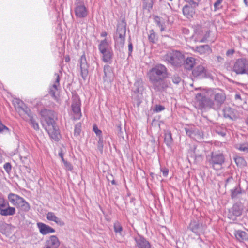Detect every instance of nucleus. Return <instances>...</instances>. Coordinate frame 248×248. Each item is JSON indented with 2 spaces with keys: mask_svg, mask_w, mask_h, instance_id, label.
Masks as SVG:
<instances>
[{
  "mask_svg": "<svg viewBox=\"0 0 248 248\" xmlns=\"http://www.w3.org/2000/svg\"><path fill=\"white\" fill-rule=\"evenodd\" d=\"M147 75L152 88L156 92H163L169 87L168 69L162 64H156L148 72Z\"/></svg>",
  "mask_w": 248,
  "mask_h": 248,
  "instance_id": "1",
  "label": "nucleus"
},
{
  "mask_svg": "<svg viewBox=\"0 0 248 248\" xmlns=\"http://www.w3.org/2000/svg\"><path fill=\"white\" fill-rule=\"evenodd\" d=\"M184 56L178 51H172L164 56V60L173 67H180L184 61Z\"/></svg>",
  "mask_w": 248,
  "mask_h": 248,
  "instance_id": "2",
  "label": "nucleus"
},
{
  "mask_svg": "<svg viewBox=\"0 0 248 248\" xmlns=\"http://www.w3.org/2000/svg\"><path fill=\"white\" fill-rule=\"evenodd\" d=\"M8 199L13 205L22 211L28 212L30 209L29 204L22 197L17 194L11 193L8 195Z\"/></svg>",
  "mask_w": 248,
  "mask_h": 248,
  "instance_id": "3",
  "label": "nucleus"
},
{
  "mask_svg": "<svg viewBox=\"0 0 248 248\" xmlns=\"http://www.w3.org/2000/svg\"><path fill=\"white\" fill-rule=\"evenodd\" d=\"M207 161L214 169L219 170L222 168V165L225 161V155L222 153L212 152Z\"/></svg>",
  "mask_w": 248,
  "mask_h": 248,
  "instance_id": "4",
  "label": "nucleus"
},
{
  "mask_svg": "<svg viewBox=\"0 0 248 248\" xmlns=\"http://www.w3.org/2000/svg\"><path fill=\"white\" fill-rule=\"evenodd\" d=\"M143 80L141 78H138L134 82L132 87V95L133 98L140 104L142 98V92L144 90Z\"/></svg>",
  "mask_w": 248,
  "mask_h": 248,
  "instance_id": "5",
  "label": "nucleus"
},
{
  "mask_svg": "<svg viewBox=\"0 0 248 248\" xmlns=\"http://www.w3.org/2000/svg\"><path fill=\"white\" fill-rule=\"evenodd\" d=\"M195 103L199 109L213 108V100L207 98L204 93H197L195 97Z\"/></svg>",
  "mask_w": 248,
  "mask_h": 248,
  "instance_id": "6",
  "label": "nucleus"
},
{
  "mask_svg": "<svg viewBox=\"0 0 248 248\" xmlns=\"http://www.w3.org/2000/svg\"><path fill=\"white\" fill-rule=\"evenodd\" d=\"M192 75L194 78L197 79L203 78L213 79V76L209 70L201 64L195 66L193 69Z\"/></svg>",
  "mask_w": 248,
  "mask_h": 248,
  "instance_id": "7",
  "label": "nucleus"
},
{
  "mask_svg": "<svg viewBox=\"0 0 248 248\" xmlns=\"http://www.w3.org/2000/svg\"><path fill=\"white\" fill-rule=\"evenodd\" d=\"M233 70L237 74L248 75V60L246 58L237 59L233 65Z\"/></svg>",
  "mask_w": 248,
  "mask_h": 248,
  "instance_id": "8",
  "label": "nucleus"
},
{
  "mask_svg": "<svg viewBox=\"0 0 248 248\" xmlns=\"http://www.w3.org/2000/svg\"><path fill=\"white\" fill-rule=\"evenodd\" d=\"M198 5L197 1H188V3L185 5L182 8L183 15L187 19L192 18L196 13L195 9Z\"/></svg>",
  "mask_w": 248,
  "mask_h": 248,
  "instance_id": "9",
  "label": "nucleus"
},
{
  "mask_svg": "<svg viewBox=\"0 0 248 248\" xmlns=\"http://www.w3.org/2000/svg\"><path fill=\"white\" fill-rule=\"evenodd\" d=\"M74 12L77 18H84L88 15V10L83 1H76L75 3Z\"/></svg>",
  "mask_w": 248,
  "mask_h": 248,
  "instance_id": "10",
  "label": "nucleus"
},
{
  "mask_svg": "<svg viewBox=\"0 0 248 248\" xmlns=\"http://www.w3.org/2000/svg\"><path fill=\"white\" fill-rule=\"evenodd\" d=\"M226 98V95L222 91H215L214 92V101H213V109L217 110L219 109L224 103Z\"/></svg>",
  "mask_w": 248,
  "mask_h": 248,
  "instance_id": "11",
  "label": "nucleus"
},
{
  "mask_svg": "<svg viewBox=\"0 0 248 248\" xmlns=\"http://www.w3.org/2000/svg\"><path fill=\"white\" fill-rule=\"evenodd\" d=\"M188 228L197 235L203 233L205 230V227L202 223L196 220H191Z\"/></svg>",
  "mask_w": 248,
  "mask_h": 248,
  "instance_id": "12",
  "label": "nucleus"
},
{
  "mask_svg": "<svg viewBox=\"0 0 248 248\" xmlns=\"http://www.w3.org/2000/svg\"><path fill=\"white\" fill-rule=\"evenodd\" d=\"M45 129L47 131L50 138L54 140L58 141L60 140L61 135L59 128L56 125L55 122H54V124H47Z\"/></svg>",
  "mask_w": 248,
  "mask_h": 248,
  "instance_id": "13",
  "label": "nucleus"
},
{
  "mask_svg": "<svg viewBox=\"0 0 248 248\" xmlns=\"http://www.w3.org/2000/svg\"><path fill=\"white\" fill-rule=\"evenodd\" d=\"M80 106L81 101L79 97L76 96L73 97L71 107L76 119H79L81 116Z\"/></svg>",
  "mask_w": 248,
  "mask_h": 248,
  "instance_id": "14",
  "label": "nucleus"
},
{
  "mask_svg": "<svg viewBox=\"0 0 248 248\" xmlns=\"http://www.w3.org/2000/svg\"><path fill=\"white\" fill-rule=\"evenodd\" d=\"M80 75L85 80L88 75L89 64L87 63L85 53L80 57L79 59Z\"/></svg>",
  "mask_w": 248,
  "mask_h": 248,
  "instance_id": "15",
  "label": "nucleus"
},
{
  "mask_svg": "<svg viewBox=\"0 0 248 248\" xmlns=\"http://www.w3.org/2000/svg\"><path fill=\"white\" fill-rule=\"evenodd\" d=\"M40 114L44 118L47 125L54 124L55 122L54 118L55 116V112L53 110L44 108L41 110Z\"/></svg>",
  "mask_w": 248,
  "mask_h": 248,
  "instance_id": "16",
  "label": "nucleus"
},
{
  "mask_svg": "<svg viewBox=\"0 0 248 248\" xmlns=\"http://www.w3.org/2000/svg\"><path fill=\"white\" fill-rule=\"evenodd\" d=\"M134 240L136 242V246L138 248H151V246L143 236L138 234L134 237Z\"/></svg>",
  "mask_w": 248,
  "mask_h": 248,
  "instance_id": "17",
  "label": "nucleus"
},
{
  "mask_svg": "<svg viewBox=\"0 0 248 248\" xmlns=\"http://www.w3.org/2000/svg\"><path fill=\"white\" fill-rule=\"evenodd\" d=\"M103 72L104 75L103 77L104 82L110 83L114 78L113 68L109 65H105L104 67Z\"/></svg>",
  "mask_w": 248,
  "mask_h": 248,
  "instance_id": "18",
  "label": "nucleus"
},
{
  "mask_svg": "<svg viewBox=\"0 0 248 248\" xmlns=\"http://www.w3.org/2000/svg\"><path fill=\"white\" fill-rule=\"evenodd\" d=\"M60 245V242L55 235L50 236L45 242L43 248H58Z\"/></svg>",
  "mask_w": 248,
  "mask_h": 248,
  "instance_id": "19",
  "label": "nucleus"
},
{
  "mask_svg": "<svg viewBox=\"0 0 248 248\" xmlns=\"http://www.w3.org/2000/svg\"><path fill=\"white\" fill-rule=\"evenodd\" d=\"M126 24L125 22L122 21L120 24L117 26L116 32L114 36H117L118 38H125L126 34Z\"/></svg>",
  "mask_w": 248,
  "mask_h": 248,
  "instance_id": "20",
  "label": "nucleus"
},
{
  "mask_svg": "<svg viewBox=\"0 0 248 248\" xmlns=\"http://www.w3.org/2000/svg\"><path fill=\"white\" fill-rule=\"evenodd\" d=\"M223 115L226 118L233 120L237 118V111L229 107H225L223 110Z\"/></svg>",
  "mask_w": 248,
  "mask_h": 248,
  "instance_id": "21",
  "label": "nucleus"
},
{
  "mask_svg": "<svg viewBox=\"0 0 248 248\" xmlns=\"http://www.w3.org/2000/svg\"><path fill=\"white\" fill-rule=\"evenodd\" d=\"M37 225L40 233L43 235H46L55 232V229L43 223L39 222Z\"/></svg>",
  "mask_w": 248,
  "mask_h": 248,
  "instance_id": "22",
  "label": "nucleus"
},
{
  "mask_svg": "<svg viewBox=\"0 0 248 248\" xmlns=\"http://www.w3.org/2000/svg\"><path fill=\"white\" fill-rule=\"evenodd\" d=\"M196 59L194 57H188L186 59H184L182 64L186 70H191L194 68V66L196 64Z\"/></svg>",
  "mask_w": 248,
  "mask_h": 248,
  "instance_id": "23",
  "label": "nucleus"
},
{
  "mask_svg": "<svg viewBox=\"0 0 248 248\" xmlns=\"http://www.w3.org/2000/svg\"><path fill=\"white\" fill-rule=\"evenodd\" d=\"M195 51L201 55L209 54L212 52V49L209 45H204L196 46Z\"/></svg>",
  "mask_w": 248,
  "mask_h": 248,
  "instance_id": "24",
  "label": "nucleus"
},
{
  "mask_svg": "<svg viewBox=\"0 0 248 248\" xmlns=\"http://www.w3.org/2000/svg\"><path fill=\"white\" fill-rule=\"evenodd\" d=\"M46 218L49 221H52L56 222L57 224L61 226H64V222L61 219L57 217L53 212H49L46 214Z\"/></svg>",
  "mask_w": 248,
  "mask_h": 248,
  "instance_id": "25",
  "label": "nucleus"
},
{
  "mask_svg": "<svg viewBox=\"0 0 248 248\" xmlns=\"http://www.w3.org/2000/svg\"><path fill=\"white\" fill-rule=\"evenodd\" d=\"M6 207V208H3L0 211V214L2 216H12L16 214V208L15 207H10L9 205H7Z\"/></svg>",
  "mask_w": 248,
  "mask_h": 248,
  "instance_id": "26",
  "label": "nucleus"
},
{
  "mask_svg": "<svg viewBox=\"0 0 248 248\" xmlns=\"http://www.w3.org/2000/svg\"><path fill=\"white\" fill-rule=\"evenodd\" d=\"M103 55L102 60L104 62H109L113 57V53L111 48L106 50L104 52L101 53Z\"/></svg>",
  "mask_w": 248,
  "mask_h": 248,
  "instance_id": "27",
  "label": "nucleus"
},
{
  "mask_svg": "<svg viewBox=\"0 0 248 248\" xmlns=\"http://www.w3.org/2000/svg\"><path fill=\"white\" fill-rule=\"evenodd\" d=\"M115 47L121 51L124 47L125 43V38H118L117 36H114Z\"/></svg>",
  "mask_w": 248,
  "mask_h": 248,
  "instance_id": "28",
  "label": "nucleus"
},
{
  "mask_svg": "<svg viewBox=\"0 0 248 248\" xmlns=\"http://www.w3.org/2000/svg\"><path fill=\"white\" fill-rule=\"evenodd\" d=\"M164 142L166 145L170 147L173 143L172 134L170 131H167L164 133Z\"/></svg>",
  "mask_w": 248,
  "mask_h": 248,
  "instance_id": "29",
  "label": "nucleus"
},
{
  "mask_svg": "<svg viewBox=\"0 0 248 248\" xmlns=\"http://www.w3.org/2000/svg\"><path fill=\"white\" fill-rule=\"evenodd\" d=\"M235 236L236 238L240 242L248 239V235L247 233L243 231H236L235 232Z\"/></svg>",
  "mask_w": 248,
  "mask_h": 248,
  "instance_id": "30",
  "label": "nucleus"
},
{
  "mask_svg": "<svg viewBox=\"0 0 248 248\" xmlns=\"http://www.w3.org/2000/svg\"><path fill=\"white\" fill-rule=\"evenodd\" d=\"M58 87H59L56 86V85H53L52 86L50 87L49 90V94L57 101L59 100V98L56 94V93L58 91Z\"/></svg>",
  "mask_w": 248,
  "mask_h": 248,
  "instance_id": "31",
  "label": "nucleus"
},
{
  "mask_svg": "<svg viewBox=\"0 0 248 248\" xmlns=\"http://www.w3.org/2000/svg\"><path fill=\"white\" fill-rule=\"evenodd\" d=\"M191 156L194 158L195 160H200L202 159V154L200 152V150L197 146H194L192 150Z\"/></svg>",
  "mask_w": 248,
  "mask_h": 248,
  "instance_id": "32",
  "label": "nucleus"
},
{
  "mask_svg": "<svg viewBox=\"0 0 248 248\" xmlns=\"http://www.w3.org/2000/svg\"><path fill=\"white\" fill-rule=\"evenodd\" d=\"M108 43L106 39L102 40L98 45V49L100 53H103L106 50L109 49L108 48Z\"/></svg>",
  "mask_w": 248,
  "mask_h": 248,
  "instance_id": "33",
  "label": "nucleus"
},
{
  "mask_svg": "<svg viewBox=\"0 0 248 248\" xmlns=\"http://www.w3.org/2000/svg\"><path fill=\"white\" fill-rule=\"evenodd\" d=\"M242 193V188L240 185L236 187L234 189L231 190V196L232 199L237 197L238 195Z\"/></svg>",
  "mask_w": 248,
  "mask_h": 248,
  "instance_id": "34",
  "label": "nucleus"
},
{
  "mask_svg": "<svg viewBox=\"0 0 248 248\" xmlns=\"http://www.w3.org/2000/svg\"><path fill=\"white\" fill-rule=\"evenodd\" d=\"M232 210L233 215L236 217L240 216L242 213V210L241 209L240 205L237 204L233 205L232 208Z\"/></svg>",
  "mask_w": 248,
  "mask_h": 248,
  "instance_id": "35",
  "label": "nucleus"
},
{
  "mask_svg": "<svg viewBox=\"0 0 248 248\" xmlns=\"http://www.w3.org/2000/svg\"><path fill=\"white\" fill-rule=\"evenodd\" d=\"M148 40L150 43L153 44L155 43L158 40L157 36L153 30H151L149 31V34H148Z\"/></svg>",
  "mask_w": 248,
  "mask_h": 248,
  "instance_id": "36",
  "label": "nucleus"
},
{
  "mask_svg": "<svg viewBox=\"0 0 248 248\" xmlns=\"http://www.w3.org/2000/svg\"><path fill=\"white\" fill-rule=\"evenodd\" d=\"M235 162L237 166L239 167L242 168L246 166L247 163L244 158L242 157H237L234 158Z\"/></svg>",
  "mask_w": 248,
  "mask_h": 248,
  "instance_id": "37",
  "label": "nucleus"
},
{
  "mask_svg": "<svg viewBox=\"0 0 248 248\" xmlns=\"http://www.w3.org/2000/svg\"><path fill=\"white\" fill-rule=\"evenodd\" d=\"M29 123L32 128L35 130H38L39 129V126L38 123L34 119L33 115H31L29 117Z\"/></svg>",
  "mask_w": 248,
  "mask_h": 248,
  "instance_id": "38",
  "label": "nucleus"
},
{
  "mask_svg": "<svg viewBox=\"0 0 248 248\" xmlns=\"http://www.w3.org/2000/svg\"><path fill=\"white\" fill-rule=\"evenodd\" d=\"M154 21L156 23L157 25L160 28L161 31H165V27L163 23L161 22V18L158 16H155L154 17Z\"/></svg>",
  "mask_w": 248,
  "mask_h": 248,
  "instance_id": "39",
  "label": "nucleus"
},
{
  "mask_svg": "<svg viewBox=\"0 0 248 248\" xmlns=\"http://www.w3.org/2000/svg\"><path fill=\"white\" fill-rule=\"evenodd\" d=\"M28 157V153H27V154L25 155H23L22 154L20 155V160H21L24 166H25L26 168L27 167V166L29 165L30 162Z\"/></svg>",
  "mask_w": 248,
  "mask_h": 248,
  "instance_id": "40",
  "label": "nucleus"
},
{
  "mask_svg": "<svg viewBox=\"0 0 248 248\" xmlns=\"http://www.w3.org/2000/svg\"><path fill=\"white\" fill-rule=\"evenodd\" d=\"M216 132L222 137H224L226 135V129L224 127L217 126L215 129Z\"/></svg>",
  "mask_w": 248,
  "mask_h": 248,
  "instance_id": "41",
  "label": "nucleus"
},
{
  "mask_svg": "<svg viewBox=\"0 0 248 248\" xmlns=\"http://www.w3.org/2000/svg\"><path fill=\"white\" fill-rule=\"evenodd\" d=\"M114 231L116 233H119L121 235L123 227L120 222L117 221L114 223Z\"/></svg>",
  "mask_w": 248,
  "mask_h": 248,
  "instance_id": "42",
  "label": "nucleus"
},
{
  "mask_svg": "<svg viewBox=\"0 0 248 248\" xmlns=\"http://www.w3.org/2000/svg\"><path fill=\"white\" fill-rule=\"evenodd\" d=\"M14 104L15 106L17 108L19 112H20V109L23 108V107L25 106V104L21 100L19 99H16L15 100Z\"/></svg>",
  "mask_w": 248,
  "mask_h": 248,
  "instance_id": "43",
  "label": "nucleus"
},
{
  "mask_svg": "<svg viewBox=\"0 0 248 248\" xmlns=\"http://www.w3.org/2000/svg\"><path fill=\"white\" fill-rule=\"evenodd\" d=\"M153 2L152 0H144L143 1V8L150 11L153 8Z\"/></svg>",
  "mask_w": 248,
  "mask_h": 248,
  "instance_id": "44",
  "label": "nucleus"
},
{
  "mask_svg": "<svg viewBox=\"0 0 248 248\" xmlns=\"http://www.w3.org/2000/svg\"><path fill=\"white\" fill-rule=\"evenodd\" d=\"M7 205H9V203L4 199V197L0 194V211L3 208L7 207Z\"/></svg>",
  "mask_w": 248,
  "mask_h": 248,
  "instance_id": "45",
  "label": "nucleus"
},
{
  "mask_svg": "<svg viewBox=\"0 0 248 248\" xmlns=\"http://www.w3.org/2000/svg\"><path fill=\"white\" fill-rule=\"evenodd\" d=\"M103 139L102 136H100L97 144V149L101 153H103Z\"/></svg>",
  "mask_w": 248,
  "mask_h": 248,
  "instance_id": "46",
  "label": "nucleus"
},
{
  "mask_svg": "<svg viewBox=\"0 0 248 248\" xmlns=\"http://www.w3.org/2000/svg\"><path fill=\"white\" fill-rule=\"evenodd\" d=\"M81 124L80 123H77L75 126L74 136L78 137L80 135L81 132Z\"/></svg>",
  "mask_w": 248,
  "mask_h": 248,
  "instance_id": "47",
  "label": "nucleus"
},
{
  "mask_svg": "<svg viewBox=\"0 0 248 248\" xmlns=\"http://www.w3.org/2000/svg\"><path fill=\"white\" fill-rule=\"evenodd\" d=\"M22 111L24 112L25 114L27 115L28 117H30L32 115V114L31 113V110L29 108H28L26 105L24 107H23V108H21L20 109V112Z\"/></svg>",
  "mask_w": 248,
  "mask_h": 248,
  "instance_id": "48",
  "label": "nucleus"
},
{
  "mask_svg": "<svg viewBox=\"0 0 248 248\" xmlns=\"http://www.w3.org/2000/svg\"><path fill=\"white\" fill-rule=\"evenodd\" d=\"M124 131H125V130H123L120 124L117 125L116 132L119 137L124 138Z\"/></svg>",
  "mask_w": 248,
  "mask_h": 248,
  "instance_id": "49",
  "label": "nucleus"
},
{
  "mask_svg": "<svg viewBox=\"0 0 248 248\" xmlns=\"http://www.w3.org/2000/svg\"><path fill=\"white\" fill-rule=\"evenodd\" d=\"M171 78L173 83L175 84H178L181 81V78L177 75H173Z\"/></svg>",
  "mask_w": 248,
  "mask_h": 248,
  "instance_id": "50",
  "label": "nucleus"
},
{
  "mask_svg": "<svg viewBox=\"0 0 248 248\" xmlns=\"http://www.w3.org/2000/svg\"><path fill=\"white\" fill-rule=\"evenodd\" d=\"M210 36V31H207L206 33L204 34V36L200 40H198L197 39L195 40V42H199L200 43L205 42L208 38H209Z\"/></svg>",
  "mask_w": 248,
  "mask_h": 248,
  "instance_id": "51",
  "label": "nucleus"
},
{
  "mask_svg": "<svg viewBox=\"0 0 248 248\" xmlns=\"http://www.w3.org/2000/svg\"><path fill=\"white\" fill-rule=\"evenodd\" d=\"M238 149L242 151L248 152V144L247 143L241 144L239 145Z\"/></svg>",
  "mask_w": 248,
  "mask_h": 248,
  "instance_id": "52",
  "label": "nucleus"
},
{
  "mask_svg": "<svg viewBox=\"0 0 248 248\" xmlns=\"http://www.w3.org/2000/svg\"><path fill=\"white\" fill-rule=\"evenodd\" d=\"M63 163L64 164V167L68 170L71 171L73 170V166L70 162L67 161L66 160H64V161H63Z\"/></svg>",
  "mask_w": 248,
  "mask_h": 248,
  "instance_id": "53",
  "label": "nucleus"
},
{
  "mask_svg": "<svg viewBox=\"0 0 248 248\" xmlns=\"http://www.w3.org/2000/svg\"><path fill=\"white\" fill-rule=\"evenodd\" d=\"M133 51V44L131 41V38L129 37L128 40V56H130L131 55V54Z\"/></svg>",
  "mask_w": 248,
  "mask_h": 248,
  "instance_id": "54",
  "label": "nucleus"
},
{
  "mask_svg": "<svg viewBox=\"0 0 248 248\" xmlns=\"http://www.w3.org/2000/svg\"><path fill=\"white\" fill-rule=\"evenodd\" d=\"M5 131L9 132V128L5 125H3L0 120V133Z\"/></svg>",
  "mask_w": 248,
  "mask_h": 248,
  "instance_id": "55",
  "label": "nucleus"
},
{
  "mask_svg": "<svg viewBox=\"0 0 248 248\" xmlns=\"http://www.w3.org/2000/svg\"><path fill=\"white\" fill-rule=\"evenodd\" d=\"M185 131L186 132V134L190 138H193L194 135H195L194 131L189 128H185Z\"/></svg>",
  "mask_w": 248,
  "mask_h": 248,
  "instance_id": "56",
  "label": "nucleus"
},
{
  "mask_svg": "<svg viewBox=\"0 0 248 248\" xmlns=\"http://www.w3.org/2000/svg\"><path fill=\"white\" fill-rule=\"evenodd\" d=\"M3 168L6 171V172H7V173H9V172H10L11 170V169H12L11 165L9 162L6 163L4 165Z\"/></svg>",
  "mask_w": 248,
  "mask_h": 248,
  "instance_id": "57",
  "label": "nucleus"
},
{
  "mask_svg": "<svg viewBox=\"0 0 248 248\" xmlns=\"http://www.w3.org/2000/svg\"><path fill=\"white\" fill-rule=\"evenodd\" d=\"M54 75L56 77V79H55L54 83L53 85H56V86L60 87V75L58 73H55Z\"/></svg>",
  "mask_w": 248,
  "mask_h": 248,
  "instance_id": "58",
  "label": "nucleus"
},
{
  "mask_svg": "<svg viewBox=\"0 0 248 248\" xmlns=\"http://www.w3.org/2000/svg\"><path fill=\"white\" fill-rule=\"evenodd\" d=\"M93 130L95 133L96 135L98 136L99 138L100 137V136H102L101 135L102 131L98 128L97 126L96 125H93Z\"/></svg>",
  "mask_w": 248,
  "mask_h": 248,
  "instance_id": "59",
  "label": "nucleus"
},
{
  "mask_svg": "<svg viewBox=\"0 0 248 248\" xmlns=\"http://www.w3.org/2000/svg\"><path fill=\"white\" fill-rule=\"evenodd\" d=\"M223 0H217L216 2L214 4V11H217L220 8L219 7L220 4L222 2Z\"/></svg>",
  "mask_w": 248,
  "mask_h": 248,
  "instance_id": "60",
  "label": "nucleus"
},
{
  "mask_svg": "<svg viewBox=\"0 0 248 248\" xmlns=\"http://www.w3.org/2000/svg\"><path fill=\"white\" fill-rule=\"evenodd\" d=\"M165 109V107L162 105H156L154 109V111L159 112Z\"/></svg>",
  "mask_w": 248,
  "mask_h": 248,
  "instance_id": "61",
  "label": "nucleus"
},
{
  "mask_svg": "<svg viewBox=\"0 0 248 248\" xmlns=\"http://www.w3.org/2000/svg\"><path fill=\"white\" fill-rule=\"evenodd\" d=\"M160 170L162 172L163 176L167 177L168 176L169 173V170L168 168L165 167L161 168Z\"/></svg>",
  "mask_w": 248,
  "mask_h": 248,
  "instance_id": "62",
  "label": "nucleus"
},
{
  "mask_svg": "<svg viewBox=\"0 0 248 248\" xmlns=\"http://www.w3.org/2000/svg\"><path fill=\"white\" fill-rule=\"evenodd\" d=\"M234 52V50L233 49H231L227 50L226 52V55L227 56H230L232 55Z\"/></svg>",
  "mask_w": 248,
  "mask_h": 248,
  "instance_id": "63",
  "label": "nucleus"
},
{
  "mask_svg": "<svg viewBox=\"0 0 248 248\" xmlns=\"http://www.w3.org/2000/svg\"><path fill=\"white\" fill-rule=\"evenodd\" d=\"M233 180V177L232 176H230L228 178H227L225 180V186L226 187L227 186V184L232 181Z\"/></svg>",
  "mask_w": 248,
  "mask_h": 248,
  "instance_id": "64",
  "label": "nucleus"
}]
</instances>
